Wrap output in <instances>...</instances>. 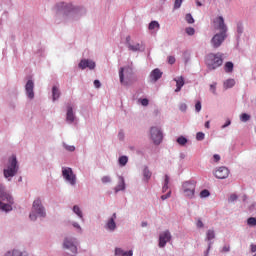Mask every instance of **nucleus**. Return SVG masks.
<instances>
[{"instance_id":"1","label":"nucleus","mask_w":256,"mask_h":256,"mask_svg":"<svg viewBox=\"0 0 256 256\" xmlns=\"http://www.w3.org/2000/svg\"><path fill=\"white\" fill-rule=\"evenodd\" d=\"M205 63L210 71H215L218 67L223 65V53H210L205 58Z\"/></svg>"},{"instance_id":"2","label":"nucleus","mask_w":256,"mask_h":256,"mask_svg":"<svg viewBox=\"0 0 256 256\" xmlns=\"http://www.w3.org/2000/svg\"><path fill=\"white\" fill-rule=\"evenodd\" d=\"M13 197L9 193L5 192V186L0 184V209L2 211H12L13 207Z\"/></svg>"},{"instance_id":"3","label":"nucleus","mask_w":256,"mask_h":256,"mask_svg":"<svg viewBox=\"0 0 256 256\" xmlns=\"http://www.w3.org/2000/svg\"><path fill=\"white\" fill-rule=\"evenodd\" d=\"M19 171V165H17V157L15 155L11 156L7 163V168L4 169V177L9 179V177H15Z\"/></svg>"},{"instance_id":"4","label":"nucleus","mask_w":256,"mask_h":256,"mask_svg":"<svg viewBox=\"0 0 256 256\" xmlns=\"http://www.w3.org/2000/svg\"><path fill=\"white\" fill-rule=\"evenodd\" d=\"M35 213L39 216V217H45L46 213H45V207H43V204L41 203V199H36L33 202L32 205V212L29 215V218L31 219V221H37V215H35Z\"/></svg>"},{"instance_id":"5","label":"nucleus","mask_w":256,"mask_h":256,"mask_svg":"<svg viewBox=\"0 0 256 256\" xmlns=\"http://www.w3.org/2000/svg\"><path fill=\"white\" fill-rule=\"evenodd\" d=\"M212 29L214 31H219V33H227V25L225 24V19L222 16H218L212 21Z\"/></svg>"},{"instance_id":"6","label":"nucleus","mask_w":256,"mask_h":256,"mask_svg":"<svg viewBox=\"0 0 256 256\" xmlns=\"http://www.w3.org/2000/svg\"><path fill=\"white\" fill-rule=\"evenodd\" d=\"M195 187V182H184L182 185L184 196L188 199H193L195 197Z\"/></svg>"},{"instance_id":"7","label":"nucleus","mask_w":256,"mask_h":256,"mask_svg":"<svg viewBox=\"0 0 256 256\" xmlns=\"http://www.w3.org/2000/svg\"><path fill=\"white\" fill-rule=\"evenodd\" d=\"M227 39V32L216 33L211 39V45L214 49H219L223 45V41Z\"/></svg>"},{"instance_id":"8","label":"nucleus","mask_w":256,"mask_h":256,"mask_svg":"<svg viewBox=\"0 0 256 256\" xmlns=\"http://www.w3.org/2000/svg\"><path fill=\"white\" fill-rule=\"evenodd\" d=\"M150 135L153 143L155 145H160L161 141H163V132L158 127H151L150 128Z\"/></svg>"},{"instance_id":"9","label":"nucleus","mask_w":256,"mask_h":256,"mask_svg":"<svg viewBox=\"0 0 256 256\" xmlns=\"http://www.w3.org/2000/svg\"><path fill=\"white\" fill-rule=\"evenodd\" d=\"M62 175L70 185H75L77 183V177L73 174V170L71 168H63Z\"/></svg>"},{"instance_id":"10","label":"nucleus","mask_w":256,"mask_h":256,"mask_svg":"<svg viewBox=\"0 0 256 256\" xmlns=\"http://www.w3.org/2000/svg\"><path fill=\"white\" fill-rule=\"evenodd\" d=\"M171 232L166 230L159 235V247L163 248L171 241Z\"/></svg>"},{"instance_id":"11","label":"nucleus","mask_w":256,"mask_h":256,"mask_svg":"<svg viewBox=\"0 0 256 256\" xmlns=\"http://www.w3.org/2000/svg\"><path fill=\"white\" fill-rule=\"evenodd\" d=\"M229 173V168L221 166L214 172V176L216 179H227Z\"/></svg>"},{"instance_id":"12","label":"nucleus","mask_w":256,"mask_h":256,"mask_svg":"<svg viewBox=\"0 0 256 256\" xmlns=\"http://www.w3.org/2000/svg\"><path fill=\"white\" fill-rule=\"evenodd\" d=\"M80 69H95V62L93 60L83 59L78 64Z\"/></svg>"},{"instance_id":"13","label":"nucleus","mask_w":256,"mask_h":256,"mask_svg":"<svg viewBox=\"0 0 256 256\" xmlns=\"http://www.w3.org/2000/svg\"><path fill=\"white\" fill-rule=\"evenodd\" d=\"M64 249H70L71 252L75 255L77 253V246L73 240L66 238L63 243Z\"/></svg>"},{"instance_id":"14","label":"nucleus","mask_w":256,"mask_h":256,"mask_svg":"<svg viewBox=\"0 0 256 256\" xmlns=\"http://www.w3.org/2000/svg\"><path fill=\"white\" fill-rule=\"evenodd\" d=\"M34 87H35V84L33 83V80H28V82L26 83L25 89L29 99H33V97H35V93L33 92Z\"/></svg>"},{"instance_id":"15","label":"nucleus","mask_w":256,"mask_h":256,"mask_svg":"<svg viewBox=\"0 0 256 256\" xmlns=\"http://www.w3.org/2000/svg\"><path fill=\"white\" fill-rule=\"evenodd\" d=\"M117 219V213H114L112 217L108 220L106 227L109 229V231H115L117 228V224L115 223V220Z\"/></svg>"},{"instance_id":"16","label":"nucleus","mask_w":256,"mask_h":256,"mask_svg":"<svg viewBox=\"0 0 256 256\" xmlns=\"http://www.w3.org/2000/svg\"><path fill=\"white\" fill-rule=\"evenodd\" d=\"M161 77H163V72H161L159 68L154 69L150 74V78L152 81H159Z\"/></svg>"},{"instance_id":"17","label":"nucleus","mask_w":256,"mask_h":256,"mask_svg":"<svg viewBox=\"0 0 256 256\" xmlns=\"http://www.w3.org/2000/svg\"><path fill=\"white\" fill-rule=\"evenodd\" d=\"M174 81L176 82L175 93H179V91H181L183 85H185V78H183V76H180L178 78H174Z\"/></svg>"},{"instance_id":"18","label":"nucleus","mask_w":256,"mask_h":256,"mask_svg":"<svg viewBox=\"0 0 256 256\" xmlns=\"http://www.w3.org/2000/svg\"><path fill=\"white\" fill-rule=\"evenodd\" d=\"M66 120L69 123H73V121H75V114H73V107L71 106L67 107Z\"/></svg>"},{"instance_id":"19","label":"nucleus","mask_w":256,"mask_h":256,"mask_svg":"<svg viewBox=\"0 0 256 256\" xmlns=\"http://www.w3.org/2000/svg\"><path fill=\"white\" fill-rule=\"evenodd\" d=\"M119 191H125V178L123 176L119 177V183L115 188L116 193H119Z\"/></svg>"},{"instance_id":"20","label":"nucleus","mask_w":256,"mask_h":256,"mask_svg":"<svg viewBox=\"0 0 256 256\" xmlns=\"http://www.w3.org/2000/svg\"><path fill=\"white\" fill-rule=\"evenodd\" d=\"M5 256H27V252H20L19 250L8 251Z\"/></svg>"},{"instance_id":"21","label":"nucleus","mask_w":256,"mask_h":256,"mask_svg":"<svg viewBox=\"0 0 256 256\" xmlns=\"http://www.w3.org/2000/svg\"><path fill=\"white\" fill-rule=\"evenodd\" d=\"M60 96H61V92L59 91V88H57V86H53V88H52L53 101H57V99Z\"/></svg>"},{"instance_id":"22","label":"nucleus","mask_w":256,"mask_h":256,"mask_svg":"<svg viewBox=\"0 0 256 256\" xmlns=\"http://www.w3.org/2000/svg\"><path fill=\"white\" fill-rule=\"evenodd\" d=\"M224 89H231L235 87V79H228L224 82Z\"/></svg>"},{"instance_id":"23","label":"nucleus","mask_w":256,"mask_h":256,"mask_svg":"<svg viewBox=\"0 0 256 256\" xmlns=\"http://www.w3.org/2000/svg\"><path fill=\"white\" fill-rule=\"evenodd\" d=\"M160 27H161V25L159 24V22H157V21H152V22L149 24L148 29H149V31H153V30H155V29L159 30Z\"/></svg>"},{"instance_id":"24","label":"nucleus","mask_w":256,"mask_h":256,"mask_svg":"<svg viewBox=\"0 0 256 256\" xmlns=\"http://www.w3.org/2000/svg\"><path fill=\"white\" fill-rule=\"evenodd\" d=\"M224 71L226 73H233V62H226L224 65Z\"/></svg>"},{"instance_id":"25","label":"nucleus","mask_w":256,"mask_h":256,"mask_svg":"<svg viewBox=\"0 0 256 256\" xmlns=\"http://www.w3.org/2000/svg\"><path fill=\"white\" fill-rule=\"evenodd\" d=\"M124 71H125V68H120L119 77H120L121 85H127V82H125V77H124V74H123Z\"/></svg>"},{"instance_id":"26","label":"nucleus","mask_w":256,"mask_h":256,"mask_svg":"<svg viewBox=\"0 0 256 256\" xmlns=\"http://www.w3.org/2000/svg\"><path fill=\"white\" fill-rule=\"evenodd\" d=\"M119 165H121V167H125V165H127L129 158L127 156H121L119 158Z\"/></svg>"},{"instance_id":"27","label":"nucleus","mask_w":256,"mask_h":256,"mask_svg":"<svg viewBox=\"0 0 256 256\" xmlns=\"http://www.w3.org/2000/svg\"><path fill=\"white\" fill-rule=\"evenodd\" d=\"M130 51H141V44L136 43L135 45L128 44Z\"/></svg>"},{"instance_id":"28","label":"nucleus","mask_w":256,"mask_h":256,"mask_svg":"<svg viewBox=\"0 0 256 256\" xmlns=\"http://www.w3.org/2000/svg\"><path fill=\"white\" fill-rule=\"evenodd\" d=\"M167 189H169V176L165 175L164 186L162 187L163 193H166Z\"/></svg>"},{"instance_id":"29","label":"nucleus","mask_w":256,"mask_h":256,"mask_svg":"<svg viewBox=\"0 0 256 256\" xmlns=\"http://www.w3.org/2000/svg\"><path fill=\"white\" fill-rule=\"evenodd\" d=\"M73 212L78 215V217H80V219H83V212H81V209L79 208V206H74L73 207Z\"/></svg>"},{"instance_id":"30","label":"nucleus","mask_w":256,"mask_h":256,"mask_svg":"<svg viewBox=\"0 0 256 256\" xmlns=\"http://www.w3.org/2000/svg\"><path fill=\"white\" fill-rule=\"evenodd\" d=\"M151 171H149V168H145L143 170V176L145 177L146 181H149L151 179Z\"/></svg>"},{"instance_id":"31","label":"nucleus","mask_w":256,"mask_h":256,"mask_svg":"<svg viewBox=\"0 0 256 256\" xmlns=\"http://www.w3.org/2000/svg\"><path fill=\"white\" fill-rule=\"evenodd\" d=\"M215 237V231L208 230L206 234L207 241H212V239Z\"/></svg>"},{"instance_id":"32","label":"nucleus","mask_w":256,"mask_h":256,"mask_svg":"<svg viewBox=\"0 0 256 256\" xmlns=\"http://www.w3.org/2000/svg\"><path fill=\"white\" fill-rule=\"evenodd\" d=\"M249 119H251V116L247 113H243L241 116H240V120L243 122V123H247V121H249Z\"/></svg>"},{"instance_id":"33","label":"nucleus","mask_w":256,"mask_h":256,"mask_svg":"<svg viewBox=\"0 0 256 256\" xmlns=\"http://www.w3.org/2000/svg\"><path fill=\"white\" fill-rule=\"evenodd\" d=\"M177 143L181 146L185 145L187 143V138L183 137V136H180L177 138Z\"/></svg>"},{"instance_id":"34","label":"nucleus","mask_w":256,"mask_h":256,"mask_svg":"<svg viewBox=\"0 0 256 256\" xmlns=\"http://www.w3.org/2000/svg\"><path fill=\"white\" fill-rule=\"evenodd\" d=\"M247 224H248L250 227H255V226H256V218H255V217H250V218H248Z\"/></svg>"},{"instance_id":"35","label":"nucleus","mask_w":256,"mask_h":256,"mask_svg":"<svg viewBox=\"0 0 256 256\" xmlns=\"http://www.w3.org/2000/svg\"><path fill=\"white\" fill-rule=\"evenodd\" d=\"M209 195H211V193H210L209 190H207V189H204V190H202V191L200 192V197H201L202 199H204V198H206V197H209Z\"/></svg>"},{"instance_id":"36","label":"nucleus","mask_w":256,"mask_h":256,"mask_svg":"<svg viewBox=\"0 0 256 256\" xmlns=\"http://www.w3.org/2000/svg\"><path fill=\"white\" fill-rule=\"evenodd\" d=\"M56 7H57L58 11H61V10L67 11V5H65V3H63V2L57 4Z\"/></svg>"},{"instance_id":"37","label":"nucleus","mask_w":256,"mask_h":256,"mask_svg":"<svg viewBox=\"0 0 256 256\" xmlns=\"http://www.w3.org/2000/svg\"><path fill=\"white\" fill-rule=\"evenodd\" d=\"M185 19L189 24L195 23V19H193V16L191 14H186Z\"/></svg>"},{"instance_id":"38","label":"nucleus","mask_w":256,"mask_h":256,"mask_svg":"<svg viewBox=\"0 0 256 256\" xmlns=\"http://www.w3.org/2000/svg\"><path fill=\"white\" fill-rule=\"evenodd\" d=\"M181 5H183V0H175L174 9H180Z\"/></svg>"},{"instance_id":"39","label":"nucleus","mask_w":256,"mask_h":256,"mask_svg":"<svg viewBox=\"0 0 256 256\" xmlns=\"http://www.w3.org/2000/svg\"><path fill=\"white\" fill-rule=\"evenodd\" d=\"M196 139H197V141H203V139H205V133H203V132H198V133L196 134Z\"/></svg>"},{"instance_id":"40","label":"nucleus","mask_w":256,"mask_h":256,"mask_svg":"<svg viewBox=\"0 0 256 256\" xmlns=\"http://www.w3.org/2000/svg\"><path fill=\"white\" fill-rule=\"evenodd\" d=\"M210 91L215 95L217 91V82H214L213 84L210 85Z\"/></svg>"},{"instance_id":"41","label":"nucleus","mask_w":256,"mask_h":256,"mask_svg":"<svg viewBox=\"0 0 256 256\" xmlns=\"http://www.w3.org/2000/svg\"><path fill=\"white\" fill-rule=\"evenodd\" d=\"M124 253H125V251L121 248L115 249V255H117V256H123Z\"/></svg>"},{"instance_id":"42","label":"nucleus","mask_w":256,"mask_h":256,"mask_svg":"<svg viewBox=\"0 0 256 256\" xmlns=\"http://www.w3.org/2000/svg\"><path fill=\"white\" fill-rule=\"evenodd\" d=\"M187 35H195V28H186Z\"/></svg>"},{"instance_id":"43","label":"nucleus","mask_w":256,"mask_h":256,"mask_svg":"<svg viewBox=\"0 0 256 256\" xmlns=\"http://www.w3.org/2000/svg\"><path fill=\"white\" fill-rule=\"evenodd\" d=\"M101 181H102V183H111V177H109V176H104V177H102L101 178Z\"/></svg>"},{"instance_id":"44","label":"nucleus","mask_w":256,"mask_h":256,"mask_svg":"<svg viewBox=\"0 0 256 256\" xmlns=\"http://www.w3.org/2000/svg\"><path fill=\"white\" fill-rule=\"evenodd\" d=\"M195 110L197 113H199V111H201V101L196 102Z\"/></svg>"},{"instance_id":"45","label":"nucleus","mask_w":256,"mask_h":256,"mask_svg":"<svg viewBox=\"0 0 256 256\" xmlns=\"http://www.w3.org/2000/svg\"><path fill=\"white\" fill-rule=\"evenodd\" d=\"M141 105H143V107H147V105H149V100L144 98L141 100Z\"/></svg>"},{"instance_id":"46","label":"nucleus","mask_w":256,"mask_h":256,"mask_svg":"<svg viewBox=\"0 0 256 256\" xmlns=\"http://www.w3.org/2000/svg\"><path fill=\"white\" fill-rule=\"evenodd\" d=\"M169 197H171V191H169L167 194H165V195H162L161 196V199H162V201H165V199H169Z\"/></svg>"},{"instance_id":"47","label":"nucleus","mask_w":256,"mask_h":256,"mask_svg":"<svg viewBox=\"0 0 256 256\" xmlns=\"http://www.w3.org/2000/svg\"><path fill=\"white\" fill-rule=\"evenodd\" d=\"M168 63H169L170 65H173V64L175 63V57L169 56V57H168Z\"/></svg>"},{"instance_id":"48","label":"nucleus","mask_w":256,"mask_h":256,"mask_svg":"<svg viewBox=\"0 0 256 256\" xmlns=\"http://www.w3.org/2000/svg\"><path fill=\"white\" fill-rule=\"evenodd\" d=\"M94 87H96V89H99L101 87V82L99 80H94Z\"/></svg>"},{"instance_id":"49","label":"nucleus","mask_w":256,"mask_h":256,"mask_svg":"<svg viewBox=\"0 0 256 256\" xmlns=\"http://www.w3.org/2000/svg\"><path fill=\"white\" fill-rule=\"evenodd\" d=\"M213 159L215 163H218V161H221V156H219L218 154H214Z\"/></svg>"},{"instance_id":"50","label":"nucleus","mask_w":256,"mask_h":256,"mask_svg":"<svg viewBox=\"0 0 256 256\" xmlns=\"http://www.w3.org/2000/svg\"><path fill=\"white\" fill-rule=\"evenodd\" d=\"M229 201H231V203H233V201H237V196H236V194H231V195H230V198H229Z\"/></svg>"},{"instance_id":"51","label":"nucleus","mask_w":256,"mask_h":256,"mask_svg":"<svg viewBox=\"0 0 256 256\" xmlns=\"http://www.w3.org/2000/svg\"><path fill=\"white\" fill-rule=\"evenodd\" d=\"M180 111H187V104L182 103V104L180 105Z\"/></svg>"},{"instance_id":"52","label":"nucleus","mask_w":256,"mask_h":256,"mask_svg":"<svg viewBox=\"0 0 256 256\" xmlns=\"http://www.w3.org/2000/svg\"><path fill=\"white\" fill-rule=\"evenodd\" d=\"M123 256H133V251L132 250L124 251Z\"/></svg>"},{"instance_id":"53","label":"nucleus","mask_w":256,"mask_h":256,"mask_svg":"<svg viewBox=\"0 0 256 256\" xmlns=\"http://www.w3.org/2000/svg\"><path fill=\"white\" fill-rule=\"evenodd\" d=\"M231 125V120H227L224 125H222V129H225L226 127H229Z\"/></svg>"},{"instance_id":"54","label":"nucleus","mask_w":256,"mask_h":256,"mask_svg":"<svg viewBox=\"0 0 256 256\" xmlns=\"http://www.w3.org/2000/svg\"><path fill=\"white\" fill-rule=\"evenodd\" d=\"M67 151H75V146H65Z\"/></svg>"},{"instance_id":"55","label":"nucleus","mask_w":256,"mask_h":256,"mask_svg":"<svg viewBox=\"0 0 256 256\" xmlns=\"http://www.w3.org/2000/svg\"><path fill=\"white\" fill-rule=\"evenodd\" d=\"M250 247H251V252L255 253L256 252V245L252 244Z\"/></svg>"},{"instance_id":"56","label":"nucleus","mask_w":256,"mask_h":256,"mask_svg":"<svg viewBox=\"0 0 256 256\" xmlns=\"http://www.w3.org/2000/svg\"><path fill=\"white\" fill-rule=\"evenodd\" d=\"M197 227H199V228L203 227V221L198 220L197 221Z\"/></svg>"},{"instance_id":"57","label":"nucleus","mask_w":256,"mask_h":256,"mask_svg":"<svg viewBox=\"0 0 256 256\" xmlns=\"http://www.w3.org/2000/svg\"><path fill=\"white\" fill-rule=\"evenodd\" d=\"M222 251H223L224 253L229 252V246H224L223 249H222Z\"/></svg>"},{"instance_id":"58","label":"nucleus","mask_w":256,"mask_h":256,"mask_svg":"<svg viewBox=\"0 0 256 256\" xmlns=\"http://www.w3.org/2000/svg\"><path fill=\"white\" fill-rule=\"evenodd\" d=\"M205 127H206V129H209V127H210V122L209 121L205 122Z\"/></svg>"},{"instance_id":"59","label":"nucleus","mask_w":256,"mask_h":256,"mask_svg":"<svg viewBox=\"0 0 256 256\" xmlns=\"http://www.w3.org/2000/svg\"><path fill=\"white\" fill-rule=\"evenodd\" d=\"M73 225H74V227H76V229H81V226H79V224L74 223Z\"/></svg>"},{"instance_id":"60","label":"nucleus","mask_w":256,"mask_h":256,"mask_svg":"<svg viewBox=\"0 0 256 256\" xmlns=\"http://www.w3.org/2000/svg\"><path fill=\"white\" fill-rule=\"evenodd\" d=\"M141 227H147V222H142Z\"/></svg>"},{"instance_id":"61","label":"nucleus","mask_w":256,"mask_h":256,"mask_svg":"<svg viewBox=\"0 0 256 256\" xmlns=\"http://www.w3.org/2000/svg\"><path fill=\"white\" fill-rule=\"evenodd\" d=\"M126 41H127V43H129V42L131 41V36H128V37L126 38Z\"/></svg>"},{"instance_id":"62","label":"nucleus","mask_w":256,"mask_h":256,"mask_svg":"<svg viewBox=\"0 0 256 256\" xmlns=\"http://www.w3.org/2000/svg\"><path fill=\"white\" fill-rule=\"evenodd\" d=\"M238 33H243V30L241 29V27H238Z\"/></svg>"},{"instance_id":"63","label":"nucleus","mask_w":256,"mask_h":256,"mask_svg":"<svg viewBox=\"0 0 256 256\" xmlns=\"http://www.w3.org/2000/svg\"><path fill=\"white\" fill-rule=\"evenodd\" d=\"M197 5H198L199 7H201V3H200V2H198Z\"/></svg>"},{"instance_id":"64","label":"nucleus","mask_w":256,"mask_h":256,"mask_svg":"<svg viewBox=\"0 0 256 256\" xmlns=\"http://www.w3.org/2000/svg\"><path fill=\"white\" fill-rule=\"evenodd\" d=\"M126 71H131V69L130 68H126Z\"/></svg>"}]
</instances>
